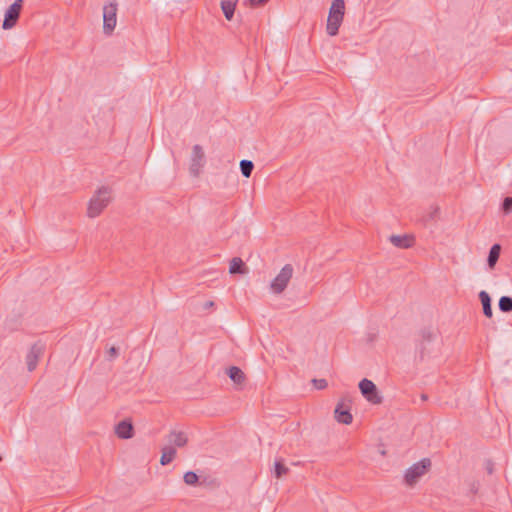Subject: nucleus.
I'll return each instance as SVG.
<instances>
[{"instance_id":"obj_24","label":"nucleus","mask_w":512,"mask_h":512,"mask_svg":"<svg viewBox=\"0 0 512 512\" xmlns=\"http://www.w3.org/2000/svg\"><path fill=\"white\" fill-rule=\"evenodd\" d=\"M184 482L189 486H196L199 484V477L198 475L193 471H187L184 474Z\"/></svg>"},{"instance_id":"obj_28","label":"nucleus","mask_w":512,"mask_h":512,"mask_svg":"<svg viewBox=\"0 0 512 512\" xmlns=\"http://www.w3.org/2000/svg\"><path fill=\"white\" fill-rule=\"evenodd\" d=\"M107 355H108V360L112 361L118 357L119 349L115 346H112L107 350Z\"/></svg>"},{"instance_id":"obj_2","label":"nucleus","mask_w":512,"mask_h":512,"mask_svg":"<svg viewBox=\"0 0 512 512\" xmlns=\"http://www.w3.org/2000/svg\"><path fill=\"white\" fill-rule=\"evenodd\" d=\"M345 15L344 0H333L329 9L326 31L329 36H336Z\"/></svg>"},{"instance_id":"obj_22","label":"nucleus","mask_w":512,"mask_h":512,"mask_svg":"<svg viewBox=\"0 0 512 512\" xmlns=\"http://www.w3.org/2000/svg\"><path fill=\"white\" fill-rule=\"evenodd\" d=\"M499 310L503 313L512 312V297L502 296L498 302Z\"/></svg>"},{"instance_id":"obj_31","label":"nucleus","mask_w":512,"mask_h":512,"mask_svg":"<svg viewBox=\"0 0 512 512\" xmlns=\"http://www.w3.org/2000/svg\"><path fill=\"white\" fill-rule=\"evenodd\" d=\"M213 305H214V303H213L212 301H209V302H207V303L205 304V307H211V306H213Z\"/></svg>"},{"instance_id":"obj_10","label":"nucleus","mask_w":512,"mask_h":512,"mask_svg":"<svg viewBox=\"0 0 512 512\" xmlns=\"http://www.w3.org/2000/svg\"><path fill=\"white\" fill-rule=\"evenodd\" d=\"M44 350L45 344L41 341H37L31 346V349L26 356L27 368L30 372L36 368L38 360L43 355Z\"/></svg>"},{"instance_id":"obj_29","label":"nucleus","mask_w":512,"mask_h":512,"mask_svg":"<svg viewBox=\"0 0 512 512\" xmlns=\"http://www.w3.org/2000/svg\"><path fill=\"white\" fill-rule=\"evenodd\" d=\"M439 213H440V208L438 206L432 207L431 212L428 214V219L429 220L437 219L439 216Z\"/></svg>"},{"instance_id":"obj_32","label":"nucleus","mask_w":512,"mask_h":512,"mask_svg":"<svg viewBox=\"0 0 512 512\" xmlns=\"http://www.w3.org/2000/svg\"><path fill=\"white\" fill-rule=\"evenodd\" d=\"M421 398H422V400H424V401H425V400H427V398H428V397H427V395L422 394Z\"/></svg>"},{"instance_id":"obj_16","label":"nucleus","mask_w":512,"mask_h":512,"mask_svg":"<svg viewBox=\"0 0 512 512\" xmlns=\"http://www.w3.org/2000/svg\"><path fill=\"white\" fill-rule=\"evenodd\" d=\"M168 442L176 447H184L188 442V438L184 432L171 431L168 435Z\"/></svg>"},{"instance_id":"obj_13","label":"nucleus","mask_w":512,"mask_h":512,"mask_svg":"<svg viewBox=\"0 0 512 512\" xmlns=\"http://www.w3.org/2000/svg\"><path fill=\"white\" fill-rule=\"evenodd\" d=\"M390 242L401 249H408L414 244V237L411 235H391L389 238Z\"/></svg>"},{"instance_id":"obj_20","label":"nucleus","mask_w":512,"mask_h":512,"mask_svg":"<svg viewBox=\"0 0 512 512\" xmlns=\"http://www.w3.org/2000/svg\"><path fill=\"white\" fill-rule=\"evenodd\" d=\"M176 456V449L172 446H165L162 448V455L160 458L161 465L165 466L170 464Z\"/></svg>"},{"instance_id":"obj_15","label":"nucleus","mask_w":512,"mask_h":512,"mask_svg":"<svg viewBox=\"0 0 512 512\" xmlns=\"http://www.w3.org/2000/svg\"><path fill=\"white\" fill-rule=\"evenodd\" d=\"M228 377L236 384L243 385L246 381L244 372L237 366H231L226 371Z\"/></svg>"},{"instance_id":"obj_30","label":"nucleus","mask_w":512,"mask_h":512,"mask_svg":"<svg viewBox=\"0 0 512 512\" xmlns=\"http://www.w3.org/2000/svg\"><path fill=\"white\" fill-rule=\"evenodd\" d=\"M486 471L488 474H492L494 471V464L491 460L486 461Z\"/></svg>"},{"instance_id":"obj_27","label":"nucleus","mask_w":512,"mask_h":512,"mask_svg":"<svg viewBox=\"0 0 512 512\" xmlns=\"http://www.w3.org/2000/svg\"><path fill=\"white\" fill-rule=\"evenodd\" d=\"M312 383L317 390H323L328 385L325 379H312Z\"/></svg>"},{"instance_id":"obj_26","label":"nucleus","mask_w":512,"mask_h":512,"mask_svg":"<svg viewBox=\"0 0 512 512\" xmlns=\"http://www.w3.org/2000/svg\"><path fill=\"white\" fill-rule=\"evenodd\" d=\"M269 0H245L244 4L252 8L264 6Z\"/></svg>"},{"instance_id":"obj_1","label":"nucleus","mask_w":512,"mask_h":512,"mask_svg":"<svg viewBox=\"0 0 512 512\" xmlns=\"http://www.w3.org/2000/svg\"><path fill=\"white\" fill-rule=\"evenodd\" d=\"M418 335L417 349L421 361L427 357L436 356L440 352L441 339L437 329L424 327Z\"/></svg>"},{"instance_id":"obj_23","label":"nucleus","mask_w":512,"mask_h":512,"mask_svg":"<svg viewBox=\"0 0 512 512\" xmlns=\"http://www.w3.org/2000/svg\"><path fill=\"white\" fill-rule=\"evenodd\" d=\"M254 169V163L250 160H241L240 161V170L244 177L249 178Z\"/></svg>"},{"instance_id":"obj_12","label":"nucleus","mask_w":512,"mask_h":512,"mask_svg":"<svg viewBox=\"0 0 512 512\" xmlns=\"http://www.w3.org/2000/svg\"><path fill=\"white\" fill-rule=\"evenodd\" d=\"M335 418L339 423L349 425L353 421L352 414L350 413L349 407H345L343 402L337 404L335 408Z\"/></svg>"},{"instance_id":"obj_4","label":"nucleus","mask_w":512,"mask_h":512,"mask_svg":"<svg viewBox=\"0 0 512 512\" xmlns=\"http://www.w3.org/2000/svg\"><path fill=\"white\" fill-rule=\"evenodd\" d=\"M431 467V460L423 458L419 462L409 467L404 474V482L408 486L415 485L418 480L425 475Z\"/></svg>"},{"instance_id":"obj_33","label":"nucleus","mask_w":512,"mask_h":512,"mask_svg":"<svg viewBox=\"0 0 512 512\" xmlns=\"http://www.w3.org/2000/svg\"><path fill=\"white\" fill-rule=\"evenodd\" d=\"M2 461V456L0 455V462Z\"/></svg>"},{"instance_id":"obj_9","label":"nucleus","mask_w":512,"mask_h":512,"mask_svg":"<svg viewBox=\"0 0 512 512\" xmlns=\"http://www.w3.org/2000/svg\"><path fill=\"white\" fill-rule=\"evenodd\" d=\"M117 4L109 3L103 7V30L111 34L116 26Z\"/></svg>"},{"instance_id":"obj_21","label":"nucleus","mask_w":512,"mask_h":512,"mask_svg":"<svg viewBox=\"0 0 512 512\" xmlns=\"http://www.w3.org/2000/svg\"><path fill=\"white\" fill-rule=\"evenodd\" d=\"M289 472V468L285 465L283 459H277L274 463V475L280 479Z\"/></svg>"},{"instance_id":"obj_6","label":"nucleus","mask_w":512,"mask_h":512,"mask_svg":"<svg viewBox=\"0 0 512 512\" xmlns=\"http://www.w3.org/2000/svg\"><path fill=\"white\" fill-rule=\"evenodd\" d=\"M358 387L361 394L368 402L376 405L383 402V398L379 395L378 388L373 381L364 378L359 382Z\"/></svg>"},{"instance_id":"obj_3","label":"nucleus","mask_w":512,"mask_h":512,"mask_svg":"<svg viewBox=\"0 0 512 512\" xmlns=\"http://www.w3.org/2000/svg\"><path fill=\"white\" fill-rule=\"evenodd\" d=\"M111 200V190L108 187L99 188L89 201L87 215L95 218L107 207Z\"/></svg>"},{"instance_id":"obj_5","label":"nucleus","mask_w":512,"mask_h":512,"mask_svg":"<svg viewBox=\"0 0 512 512\" xmlns=\"http://www.w3.org/2000/svg\"><path fill=\"white\" fill-rule=\"evenodd\" d=\"M293 266L286 264L280 273L272 280L270 287L275 294H281L287 287L293 275Z\"/></svg>"},{"instance_id":"obj_11","label":"nucleus","mask_w":512,"mask_h":512,"mask_svg":"<svg viewBox=\"0 0 512 512\" xmlns=\"http://www.w3.org/2000/svg\"><path fill=\"white\" fill-rule=\"evenodd\" d=\"M115 433L121 439H130L134 435V427L130 420H122L115 426Z\"/></svg>"},{"instance_id":"obj_14","label":"nucleus","mask_w":512,"mask_h":512,"mask_svg":"<svg viewBox=\"0 0 512 512\" xmlns=\"http://www.w3.org/2000/svg\"><path fill=\"white\" fill-rule=\"evenodd\" d=\"M479 300L482 304L483 314L487 318H491L493 316V310L490 295L486 291L482 290L479 292Z\"/></svg>"},{"instance_id":"obj_18","label":"nucleus","mask_w":512,"mask_h":512,"mask_svg":"<svg viewBox=\"0 0 512 512\" xmlns=\"http://www.w3.org/2000/svg\"><path fill=\"white\" fill-rule=\"evenodd\" d=\"M238 0H221V9L225 18L232 20Z\"/></svg>"},{"instance_id":"obj_19","label":"nucleus","mask_w":512,"mask_h":512,"mask_svg":"<svg viewBox=\"0 0 512 512\" xmlns=\"http://www.w3.org/2000/svg\"><path fill=\"white\" fill-rule=\"evenodd\" d=\"M500 253H501V245L498 243L493 244L489 250V254H488V258H487V264L490 269H493L495 267L497 261L499 260Z\"/></svg>"},{"instance_id":"obj_17","label":"nucleus","mask_w":512,"mask_h":512,"mask_svg":"<svg viewBox=\"0 0 512 512\" xmlns=\"http://www.w3.org/2000/svg\"><path fill=\"white\" fill-rule=\"evenodd\" d=\"M229 272L231 274L244 275L248 271L244 261L239 257H234L230 262Z\"/></svg>"},{"instance_id":"obj_25","label":"nucleus","mask_w":512,"mask_h":512,"mask_svg":"<svg viewBox=\"0 0 512 512\" xmlns=\"http://www.w3.org/2000/svg\"><path fill=\"white\" fill-rule=\"evenodd\" d=\"M502 210L505 214H509L512 212V197H505L502 202Z\"/></svg>"},{"instance_id":"obj_8","label":"nucleus","mask_w":512,"mask_h":512,"mask_svg":"<svg viewBox=\"0 0 512 512\" xmlns=\"http://www.w3.org/2000/svg\"><path fill=\"white\" fill-rule=\"evenodd\" d=\"M205 162V153L203 151L202 146H200L199 144L194 145L192 148V154L190 158V174L193 175L194 177H198Z\"/></svg>"},{"instance_id":"obj_7","label":"nucleus","mask_w":512,"mask_h":512,"mask_svg":"<svg viewBox=\"0 0 512 512\" xmlns=\"http://www.w3.org/2000/svg\"><path fill=\"white\" fill-rule=\"evenodd\" d=\"M23 7V0H15L6 10L2 27L5 30L13 28L19 17Z\"/></svg>"}]
</instances>
